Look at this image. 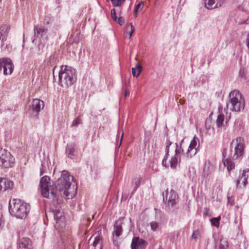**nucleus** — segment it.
Masks as SVG:
<instances>
[{
    "instance_id": "24",
    "label": "nucleus",
    "mask_w": 249,
    "mask_h": 249,
    "mask_svg": "<svg viewBox=\"0 0 249 249\" xmlns=\"http://www.w3.org/2000/svg\"><path fill=\"white\" fill-rule=\"evenodd\" d=\"M216 246L218 249H229L228 243L226 239H220L216 242Z\"/></svg>"
},
{
    "instance_id": "27",
    "label": "nucleus",
    "mask_w": 249,
    "mask_h": 249,
    "mask_svg": "<svg viewBox=\"0 0 249 249\" xmlns=\"http://www.w3.org/2000/svg\"><path fill=\"white\" fill-rule=\"evenodd\" d=\"M247 69H246L244 68H241L239 71V77L243 80H246L247 77L246 75L247 74Z\"/></svg>"
},
{
    "instance_id": "16",
    "label": "nucleus",
    "mask_w": 249,
    "mask_h": 249,
    "mask_svg": "<svg viewBox=\"0 0 249 249\" xmlns=\"http://www.w3.org/2000/svg\"><path fill=\"white\" fill-rule=\"evenodd\" d=\"M10 27L8 25L4 24L0 27V40H1V47H3L4 42L6 40Z\"/></svg>"
},
{
    "instance_id": "39",
    "label": "nucleus",
    "mask_w": 249,
    "mask_h": 249,
    "mask_svg": "<svg viewBox=\"0 0 249 249\" xmlns=\"http://www.w3.org/2000/svg\"><path fill=\"white\" fill-rule=\"evenodd\" d=\"M2 49L3 50H5V49L6 48L7 49V51H9L10 50H11V48H12V46L9 44H6V45L4 47V45H3V47L2 48Z\"/></svg>"
},
{
    "instance_id": "35",
    "label": "nucleus",
    "mask_w": 249,
    "mask_h": 249,
    "mask_svg": "<svg viewBox=\"0 0 249 249\" xmlns=\"http://www.w3.org/2000/svg\"><path fill=\"white\" fill-rule=\"evenodd\" d=\"M111 15L112 18L115 21H117V16H116V11H115V10L114 9H112L111 10Z\"/></svg>"
},
{
    "instance_id": "8",
    "label": "nucleus",
    "mask_w": 249,
    "mask_h": 249,
    "mask_svg": "<svg viewBox=\"0 0 249 249\" xmlns=\"http://www.w3.org/2000/svg\"><path fill=\"white\" fill-rule=\"evenodd\" d=\"M162 195L163 202L168 206L174 207L176 204L178 196L176 191L172 189L169 192L167 189Z\"/></svg>"
},
{
    "instance_id": "44",
    "label": "nucleus",
    "mask_w": 249,
    "mask_h": 249,
    "mask_svg": "<svg viewBox=\"0 0 249 249\" xmlns=\"http://www.w3.org/2000/svg\"><path fill=\"white\" fill-rule=\"evenodd\" d=\"M133 30L132 31H131L129 33V38H131V36H132V35L133 34Z\"/></svg>"
},
{
    "instance_id": "38",
    "label": "nucleus",
    "mask_w": 249,
    "mask_h": 249,
    "mask_svg": "<svg viewBox=\"0 0 249 249\" xmlns=\"http://www.w3.org/2000/svg\"><path fill=\"white\" fill-rule=\"evenodd\" d=\"M211 123V121L210 120H206V123H205V126H206V128L207 129H210V128H211V125H209V124H210Z\"/></svg>"
},
{
    "instance_id": "37",
    "label": "nucleus",
    "mask_w": 249,
    "mask_h": 249,
    "mask_svg": "<svg viewBox=\"0 0 249 249\" xmlns=\"http://www.w3.org/2000/svg\"><path fill=\"white\" fill-rule=\"evenodd\" d=\"M116 21L121 25L124 23V19L123 17H121L119 18H117V21Z\"/></svg>"
},
{
    "instance_id": "31",
    "label": "nucleus",
    "mask_w": 249,
    "mask_h": 249,
    "mask_svg": "<svg viewBox=\"0 0 249 249\" xmlns=\"http://www.w3.org/2000/svg\"><path fill=\"white\" fill-rule=\"evenodd\" d=\"M201 237L200 232L199 230H196L194 231L191 237L195 240H196L197 239H199Z\"/></svg>"
},
{
    "instance_id": "46",
    "label": "nucleus",
    "mask_w": 249,
    "mask_h": 249,
    "mask_svg": "<svg viewBox=\"0 0 249 249\" xmlns=\"http://www.w3.org/2000/svg\"><path fill=\"white\" fill-rule=\"evenodd\" d=\"M43 173V171L42 170V169H40V175H42Z\"/></svg>"
},
{
    "instance_id": "6",
    "label": "nucleus",
    "mask_w": 249,
    "mask_h": 249,
    "mask_svg": "<svg viewBox=\"0 0 249 249\" xmlns=\"http://www.w3.org/2000/svg\"><path fill=\"white\" fill-rule=\"evenodd\" d=\"M172 144V142L169 140H167L166 143V155L162 160V164L165 167H168L170 166L171 168L175 169L177 167L178 161H180L178 157L174 155L171 157L169 160V164L167 161L169 153V147Z\"/></svg>"
},
{
    "instance_id": "7",
    "label": "nucleus",
    "mask_w": 249,
    "mask_h": 249,
    "mask_svg": "<svg viewBox=\"0 0 249 249\" xmlns=\"http://www.w3.org/2000/svg\"><path fill=\"white\" fill-rule=\"evenodd\" d=\"M15 158L5 149H0V166L4 168L12 167L14 165Z\"/></svg>"
},
{
    "instance_id": "5",
    "label": "nucleus",
    "mask_w": 249,
    "mask_h": 249,
    "mask_svg": "<svg viewBox=\"0 0 249 249\" xmlns=\"http://www.w3.org/2000/svg\"><path fill=\"white\" fill-rule=\"evenodd\" d=\"M230 146L231 149L234 147L232 159H237L242 156L244 153L245 149L244 140L241 137H237L232 141Z\"/></svg>"
},
{
    "instance_id": "30",
    "label": "nucleus",
    "mask_w": 249,
    "mask_h": 249,
    "mask_svg": "<svg viewBox=\"0 0 249 249\" xmlns=\"http://www.w3.org/2000/svg\"><path fill=\"white\" fill-rule=\"evenodd\" d=\"M82 123V121L80 117H77L73 121L71 126L77 127L80 124Z\"/></svg>"
},
{
    "instance_id": "32",
    "label": "nucleus",
    "mask_w": 249,
    "mask_h": 249,
    "mask_svg": "<svg viewBox=\"0 0 249 249\" xmlns=\"http://www.w3.org/2000/svg\"><path fill=\"white\" fill-rule=\"evenodd\" d=\"M141 180L139 178H135L134 179L132 182V184L134 185V190L135 191L136 189L139 187L140 184Z\"/></svg>"
},
{
    "instance_id": "41",
    "label": "nucleus",
    "mask_w": 249,
    "mask_h": 249,
    "mask_svg": "<svg viewBox=\"0 0 249 249\" xmlns=\"http://www.w3.org/2000/svg\"><path fill=\"white\" fill-rule=\"evenodd\" d=\"M246 44L247 46L249 48V33H248L247 36Z\"/></svg>"
},
{
    "instance_id": "19",
    "label": "nucleus",
    "mask_w": 249,
    "mask_h": 249,
    "mask_svg": "<svg viewBox=\"0 0 249 249\" xmlns=\"http://www.w3.org/2000/svg\"><path fill=\"white\" fill-rule=\"evenodd\" d=\"M18 249H33L32 243L28 238H22L18 243Z\"/></svg>"
},
{
    "instance_id": "20",
    "label": "nucleus",
    "mask_w": 249,
    "mask_h": 249,
    "mask_svg": "<svg viewBox=\"0 0 249 249\" xmlns=\"http://www.w3.org/2000/svg\"><path fill=\"white\" fill-rule=\"evenodd\" d=\"M102 237L98 234L94 237L92 243L89 245V249H102Z\"/></svg>"
},
{
    "instance_id": "11",
    "label": "nucleus",
    "mask_w": 249,
    "mask_h": 249,
    "mask_svg": "<svg viewBox=\"0 0 249 249\" xmlns=\"http://www.w3.org/2000/svg\"><path fill=\"white\" fill-rule=\"evenodd\" d=\"M249 172V169H246L243 170L240 174L238 179L236 180V184L237 188L245 187L248 184V178L249 176L248 173Z\"/></svg>"
},
{
    "instance_id": "18",
    "label": "nucleus",
    "mask_w": 249,
    "mask_h": 249,
    "mask_svg": "<svg viewBox=\"0 0 249 249\" xmlns=\"http://www.w3.org/2000/svg\"><path fill=\"white\" fill-rule=\"evenodd\" d=\"M47 32V29L41 25H36L34 26V34L37 38L43 37L46 35Z\"/></svg>"
},
{
    "instance_id": "15",
    "label": "nucleus",
    "mask_w": 249,
    "mask_h": 249,
    "mask_svg": "<svg viewBox=\"0 0 249 249\" xmlns=\"http://www.w3.org/2000/svg\"><path fill=\"white\" fill-rule=\"evenodd\" d=\"M147 245L146 242L139 237H134L132 239L131 248V249H142Z\"/></svg>"
},
{
    "instance_id": "28",
    "label": "nucleus",
    "mask_w": 249,
    "mask_h": 249,
    "mask_svg": "<svg viewBox=\"0 0 249 249\" xmlns=\"http://www.w3.org/2000/svg\"><path fill=\"white\" fill-rule=\"evenodd\" d=\"M151 229L153 231H156L159 229L160 225L156 221H152L150 223Z\"/></svg>"
},
{
    "instance_id": "42",
    "label": "nucleus",
    "mask_w": 249,
    "mask_h": 249,
    "mask_svg": "<svg viewBox=\"0 0 249 249\" xmlns=\"http://www.w3.org/2000/svg\"><path fill=\"white\" fill-rule=\"evenodd\" d=\"M129 94V92L127 91L126 90H125L124 92V96L127 97Z\"/></svg>"
},
{
    "instance_id": "45",
    "label": "nucleus",
    "mask_w": 249,
    "mask_h": 249,
    "mask_svg": "<svg viewBox=\"0 0 249 249\" xmlns=\"http://www.w3.org/2000/svg\"><path fill=\"white\" fill-rule=\"evenodd\" d=\"M225 153H226V149H224V150H223V153H222V154H223V156L224 157H225Z\"/></svg>"
},
{
    "instance_id": "50",
    "label": "nucleus",
    "mask_w": 249,
    "mask_h": 249,
    "mask_svg": "<svg viewBox=\"0 0 249 249\" xmlns=\"http://www.w3.org/2000/svg\"><path fill=\"white\" fill-rule=\"evenodd\" d=\"M130 0V1H131L132 0ZM125 1V0H124V1Z\"/></svg>"
},
{
    "instance_id": "36",
    "label": "nucleus",
    "mask_w": 249,
    "mask_h": 249,
    "mask_svg": "<svg viewBox=\"0 0 249 249\" xmlns=\"http://www.w3.org/2000/svg\"><path fill=\"white\" fill-rule=\"evenodd\" d=\"M54 63V57H50L49 59L47 60V64L48 65H53Z\"/></svg>"
},
{
    "instance_id": "9",
    "label": "nucleus",
    "mask_w": 249,
    "mask_h": 249,
    "mask_svg": "<svg viewBox=\"0 0 249 249\" xmlns=\"http://www.w3.org/2000/svg\"><path fill=\"white\" fill-rule=\"evenodd\" d=\"M14 65L11 59L3 58L0 59V72L2 69L4 75H10L14 70Z\"/></svg>"
},
{
    "instance_id": "12",
    "label": "nucleus",
    "mask_w": 249,
    "mask_h": 249,
    "mask_svg": "<svg viewBox=\"0 0 249 249\" xmlns=\"http://www.w3.org/2000/svg\"><path fill=\"white\" fill-rule=\"evenodd\" d=\"M197 141H199L198 138L196 136H194L191 141L188 150L186 153V156L188 158H191L197 153V148L196 145Z\"/></svg>"
},
{
    "instance_id": "4",
    "label": "nucleus",
    "mask_w": 249,
    "mask_h": 249,
    "mask_svg": "<svg viewBox=\"0 0 249 249\" xmlns=\"http://www.w3.org/2000/svg\"><path fill=\"white\" fill-rule=\"evenodd\" d=\"M77 76L74 69L68 66H62L59 72V84L69 87L76 81Z\"/></svg>"
},
{
    "instance_id": "13",
    "label": "nucleus",
    "mask_w": 249,
    "mask_h": 249,
    "mask_svg": "<svg viewBox=\"0 0 249 249\" xmlns=\"http://www.w3.org/2000/svg\"><path fill=\"white\" fill-rule=\"evenodd\" d=\"M29 110L38 113L44 107V102L38 99H34L32 100L31 104L29 105Z\"/></svg>"
},
{
    "instance_id": "47",
    "label": "nucleus",
    "mask_w": 249,
    "mask_h": 249,
    "mask_svg": "<svg viewBox=\"0 0 249 249\" xmlns=\"http://www.w3.org/2000/svg\"><path fill=\"white\" fill-rule=\"evenodd\" d=\"M123 135H124V132H122L121 141H122V138H123Z\"/></svg>"
},
{
    "instance_id": "26",
    "label": "nucleus",
    "mask_w": 249,
    "mask_h": 249,
    "mask_svg": "<svg viewBox=\"0 0 249 249\" xmlns=\"http://www.w3.org/2000/svg\"><path fill=\"white\" fill-rule=\"evenodd\" d=\"M142 69V67L141 64L139 63H137L136 67L132 69V73L133 76L138 77L141 72Z\"/></svg>"
},
{
    "instance_id": "40",
    "label": "nucleus",
    "mask_w": 249,
    "mask_h": 249,
    "mask_svg": "<svg viewBox=\"0 0 249 249\" xmlns=\"http://www.w3.org/2000/svg\"><path fill=\"white\" fill-rule=\"evenodd\" d=\"M203 214L204 216H211V214L209 213L208 210L206 209L203 212Z\"/></svg>"
},
{
    "instance_id": "34",
    "label": "nucleus",
    "mask_w": 249,
    "mask_h": 249,
    "mask_svg": "<svg viewBox=\"0 0 249 249\" xmlns=\"http://www.w3.org/2000/svg\"><path fill=\"white\" fill-rule=\"evenodd\" d=\"M143 6V2L142 1L139 2V3L135 6V7L134 9V14L135 15H136L139 9H142Z\"/></svg>"
},
{
    "instance_id": "10",
    "label": "nucleus",
    "mask_w": 249,
    "mask_h": 249,
    "mask_svg": "<svg viewBox=\"0 0 249 249\" xmlns=\"http://www.w3.org/2000/svg\"><path fill=\"white\" fill-rule=\"evenodd\" d=\"M53 213L55 220V228L58 229H62L64 228L66 224L63 213L58 209L53 210Z\"/></svg>"
},
{
    "instance_id": "21",
    "label": "nucleus",
    "mask_w": 249,
    "mask_h": 249,
    "mask_svg": "<svg viewBox=\"0 0 249 249\" xmlns=\"http://www.w3.org/2000/svg\"><path fill=\"white\" fill-rule=\"evenodd\" d=\"M224 2V0H208L205 6L208 9H213L220 7Z\"/></svg>"
},
{
    "instance_id": "25",
    "label": "nucleus",
    "mask_w": 249,
    "mask_h": 249,
    "mask_svg": "<svg viewBox=\"0 0 249 249\" xmlns=\"http://www.w3.org/2000/svg\"><path fill=\"white\" fill-rule=\"evenodd\" d=\"M182 141L183 140L181 141L179 145L177 143H175V153L174 155L178 157L179 161L180 160V154L184 151V150L182 149L181 146V143L182 142Z\"/></svg>"
},
{
    "instance_id": "33",
    "label": "nucleus",
    "mask_w": 249,
    "mask_h": 249,
    "mask_svg": "<svg viewBox=\"0 0 249 249\" xmlns=\"http://www.w3.org/2000/svg\"><path fill=\"white\" fill-rule=\"evenodd\" d=\"M44 47V43L42 42V41H40L39 43L37 46V53L38 54H40L43 52Z\"/></svg>"
},
{
    "instance_id": "14",
    "label": "nucleus",
    "mask_w": 249,
    "mask_h": 249,
    "mask_svg": "<svg viewBox=\"0 0 249 249\" xmlns=\"http://www.w3.org/2000/svg\"><path fill=\"white\" fill-rule=\"evenodd\" d=\"M122 224V223L121 221H117L115 222L114 226V231L113 232V241L115 245L117 244L118 237L123 232Z\"/></svg>"
},
{
    "instance_id": "43",
    "label": "nucleus",
    "mask_w": 249,
    "mask_h": 249,
    "mask_svg": "<svg viewBox=\"0 0 249 249\" xmlns=\"http://www.w3.org/2000/svg\"><path fill=\"white\" fill-rule=\"evenodd\" d=\"M130 25L131 26V31L133 30V32L134 31V27L133 26L132 23H130Z\"/></svg>"
},
{
    "instance_id": "29",
    "label": "nucleus",
    "mask_w": 249,
    "mask_h": 249,
    "mask_svg": "<svg viewBox=\"0 0 249 249\" xmlns=\"http://www.w3.org/2000/svg\"><path fill=\"white\" fill-rule=\"evenodd\" d=\"M220 219L221 218L220 216L217 217L212 218L211 220L212 224L216 227H218L219 225V221L220 220Z\"/></svg>"
},
{
    "instance_id": "2",
    "label": "nucleus",
    "mask_w": 249,
    "mask_h": 249,
    "mask_svg": "<svg viewBox=\"0 0 249 249\" xmlns=\"http://www.w3.org/2000/svg\"><path fill=\"white\" fill-rule=\"evenodd\" d=\"M230 100L227 104L226 107L220 106L218 109V115L216 120L217 128H220L227 125L231 119V112H228L227 109L232 111H240L245 107V101L242 94L238 90L231 91L229 94Z\"/></svg>"
},
{
    "instance_id": "23",
    "label": "nucleus",
    "mask_w": 249,
    "mask_h": 249,
    "mask_svg": "<svg viewBox=\"0 0 249 249\" xmlns=\"http://www.w3.org/2000/svg\"><path fill=\"white\" fill-rule=\"evenodd\" d=\"M223 162L224 166L227 167V170L229 172H230L235 167V164L231 159H223Z\"/></svg>"
},
{
    "instance_id": "3",
    "label": "nucleus",
    "mask_w": 249,
    "mask_h": 249,
    "mask_svg": "<svg viewBox=\"0 0 249 249\" xmlns=\"http://www.w3.org/2000/svg\"><path fill=\"white\" fill-rule=\"evenodd\" d=\"M31 209L30 205L19 199L9 202V212L12 215L18 219H24Z\"/></svg>"
},
{
    "instance_id": "22",
    "label": "nucleus",
    "mask_w": 249,
    "mask_h": 249,
    "mask_svg": "<svg viewBox=\"0 0 249 249\" xmlns=\"http://www.w3.org/2000/svg\"><path fill=\"white\" fill-rule=\"evenodd\" d=\"M75 144L74 143L67 144L66 149V153L69 158L72 159L75 156Z\"/></svg>"
},
{
    "instance_id": "17",
    "label": "nucleus",
    "mask_w": 249,
    "mask_h": 249,
    "mask_svg": "<svg viewBox=\"0 0 249 249\" xmlns=\"http://www.w3.org/2000/svg\"><path fill=\"white\" fill-rule=\"evenodd\" d=\"M13 186V182L7 178H0V191L4 192L11 189Z\"/></svg>"
},
{
    "instance_id": "1",
    "label": "nucleus",
    "mask_w": 249,
    "mask_h": 249,
    "mask_svg": "<svg viewBox=\"0 0 249 249\" xmlns=\"http://www.w3.org/2000/svg\"><path fill=\"white\" fill-rule=\"evenodd\" d=\"M50 179L48 176L43 177L40 180L39 186L42 196L51 199L54 205L60 203L57 190L60 192H63L64 195L68 198H72L75 195V183H72L73 177L68 171H63L62 172L55 187L51 185Z\"/></svg>"
},
{
    "instance_id": "49",
    "label": "nucleus",
    "mask_w": 249,
    "mask_h": 249,
    "mask_svg": "<svg viewBox=\"0 0 249 249\" xmlns=\"http://www.w3.org/2000/svg\"><path fill=\"white\" fill-rule=\"evenodd\" d=\"M228 202L230 203L229 198L228 197Z\"/></svg>"
},
{
    "instance_id": "48",
    "label": "nucleus",
    "mask_w": 249,
    "mask_h": 249,
    "mask_svg": "<svg viewBox=\"0 0 249 249\" xmlns=\"http://www.w3.org/2000/svg\"><path fill=\"white\" fill-rule=\"evenodd\" d=\"M91 240V238H90L89 240V242H90V241Z\"/></svg>"
}]
</instances>
